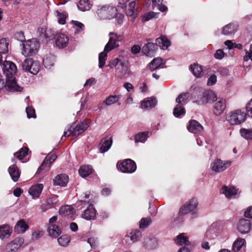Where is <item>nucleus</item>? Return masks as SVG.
I'll return each instance as SVG.
<instances>
[{"mask_svg": "<svg viewBox=\"0 0 252 252\" xmlns=\"http://www.w3.org/2000/svg\"><path fill=\"white\" fill-rule=\"evenodd\" d=\"M110 67H115V77L118 78H125L131 74L126 61L116 58L110 62Z\"/></svg>", "mask_w": 252, "mask_h": 252, "instance_id": "f257e3e1", "label": "nucleus"}, {"mask_svg": "<svg viewBox=\"0 0 252 252\" xmlns=\"http://www.w3.org/2000/svg\"><path fill=\"white\" fill-rule=\"evenodd\" d=\"M160 46L162 49H166L170 45V41L165 36H161L156 39V43L148 42L142 48L143 53L147 56H153L157 49V46Z\"/></svg>", "mask_w": 252, "mask_h": 252, "instance_id": "f03ea898", "label": "nucleus"}, {"mask_svg": "<svg viewBox=\"0 0 252 252\" xmlns=\"http://www.w3.org/2000/svg\"><path fill=\"white\" fill-rule=\"evenodd\" d=\"M109 36L110 38L109 41L105 46L104 51L101 52L99 54L98 66L99 68H102L104 65L107 58V53L111 51L114 48L117 47L119 45L118 44V36L115 33L112 32H110Z\"/></svg>", "mask_w": 252, "mask_h": 252, "instance_id": "7ed1b4c3", "label": "nucleus"}, {"mask_svg": "<svg viewBox=\"0 0 252 252\" xmlns=\"http://www.w3.org/2000/svg\"><path fill=\"white\" fill-rule=\"evenodd\" d=\"M194 93L197 95L195 101L199 105L211 103L217 100L216 94L211 90H205L203 88H196Z\"/></svg>", "mask_w": 252, "mask_h": 252, "instance_id": "20e7f679", "label": "nucleus"}, {"mask_svg": "<svg viewBox=\"0 0 252 252\" xmlns=\"http://www.w3.org/2000/svg\"><path fill=\"white\" fill-rule=\"evenodd\" d=\"M118 6L123 9L125 8V12L127 16L132 17L133 21L137 15V9L135 8V0H118Z\"/></svg>", "mask_w": 252, "mask_h": 252, "instance_id": "39448f33", "label": "nucleus"}, {"mask_svg": "<svg viewBox=\"0 0 252 252\" xmlns=\"http://www.w3.org/2000/svg\"><path fill=\"white\" fill-rule=\"evenodd\" d=\"M22 44V53L25 57L34 55L39 47V43L35 38L26 41Z\"/></svg>", "mask_w": 252, "mask_h": 252, "instance_id": "423d86ee", "label": "nucleus"}, {"mask_svg": "<svg viewBox=\"0 0 252 252\" xmlns=\"http://www.w3.org/2000/svg\"><path fill=\"white\" fill-rule=\"evenodd\" d=\"M117 12L114 6L106 5L98 8L97 10L98 16L101 19H111L116 16Z\"/></svg>", "mask_w": 252, "mask_h": 252, "instance_id": "0eeeda50", "label": "nucleus"}, {"mask_svg": "<svg viewBox=\"0 0 252 252\" xmlns=\"http://www.w3.org/2000/svg\"><path fill=\"white\" fill-rule=\"evenodd\" d=\"M246 118V114L241 110H236L229 113L226 116V120L231 125H239L244 122Z\"/></svg>", "mask_w": 252, "mask_h": 252, "instance_id": "6e6552de", "label": "nucleus"}, {"mask_svg": "<svg viewBox=\"0 0 252 252\" xmlns=\"http://www.w3.org/2000/svg\"><path fill=\"white\" fill-rule=\"evenodd\" d=\"M22 68L24 71L35 75L39 71L40 64L31 58H27L22 63Z\"/></svg>", "mask_w": 252, "mask_h": 252, "instance_id": "1a4fd4ad", "label": "nucleus"}, {"mask_svg": "<svg viewBox=\"0 0 252 252\" xmlns=\"http://www.w3.org/2000/svg\"><path fill=\"white\" fill-rule=\"evenodd\" d=\"M231 163V160H222L220 158H217L211 163L210 169L216 173H220L228 168Z\"/></svg>", "mask_w": 252, "mask_h": 252, "instance_id": "9d476101", "label": "nucleus"}, {"mask_svg": "<svg viewBox=\"0 0 252 252\" xmlns=\"http://www.w3.org/2000/svg\"><path fill=\"white\" fill-rule=\"evenodd\" d=\"M22 238L17 237L4 246L0 247V252H16L24 244Z\"/></svg>", "mask_w": 252, "mask_h": 252, "instance_id": "9b49d317", "label": "nucleus"}, {"mask_svg": "<svg viewBox=\"0 0 252 252\" xmlns=\"http://www.w3.org/2000/svg\"><path fill=\"white\" fill-rule=\"evenodd\" d=\"M39 37L43 42H48L55 37V32L50 28L42 26L38 29Z\"/></svg>", "mask_w": 252, "mask_h": 252, "instance_id": "f8f14e48", "label": "nucleus"}, {"mask_svg": "<svg viewBox=\"0 0 252 252\" xmlns=\"http://www.w3.org/2000/svg\"><path fill=\"white\" fill-rule=\"evenodd\" d=\"M118 168L122 172L132 173L136 169V165L134 161L126 159L123 162L117 163Z\"/></svg>", "mask_w": 252, "mask_h": 252, "instance_id": "ddd939ff", "label": "nucleus"}, {"mask_svg": "<svg viewBox=\"0 0 252 252\" xmlns=\"http://www.w3.org/2000/svg\"><path fill=\"white\" fill-rule=\"evenodd\" d=\"M198 200L196 198H192L189 201L187 202L184 206L180 209L179 214L184 215L189 213L193 211L197 207Z\"/></svg>", "mask_w": 252, "mask_h": 252, "instance_id": "4468645a", "label": "nucleus"}, {"mask_svg": "<svg viewBox=\"0 0 252 252\" xmlns=\"http://www.w3.org/2000/svg\"><path fill=\"white\" fill-rule=\"evenodd\" d=\"M1 66L6 77L14 75L17 71L16 65L11 61H4Z\"/></svg>", "mask_w": 252, "mask_h": 252, "instance_id": "2eb2a0df", "label": "nucleus"}, {"mask_svg": "<svg viewBox=\"0 0 252 252\" xmlns=\"http://www.w3.org/2000/svg\"><path fill=\"white\" fill-rule=\"evenodd\" d=\"M89 126V125L85 122H82L75 126H71L69 128V133L68 135H79L87 129Z\"/></svg>", "mask_w": 252, "mask_h": 252, "instance_id": "dca6fc26", "label": "nucleus"}, {"mask_svg": "<svg viewBox=\"0 0 252 252\" xmlns=\"http://www.w3.org/2000/svg\"><path fill=\"white\" fill-rule=\"evenodd\" d=\"M55 37L56 45L59 48H63L67 45L69 41V38L65 33H57Z\"/></svg>", "mask_w": 252, "mask_h": 252, "instance_id": "f3484780", "label": "nucleus"}, {"mask_svg": "<svg viewBox=\"0 0 252 252\" xmlns=\"http://www.w3.org/2000/svg\"><path fill=\"white\" fill-rule=\"evenodd\" d=\"M57 158V156L55 154H49L42 162L41 166L38 168V172H39L41 170H48L51 164Z\"/></svg>", "mask_w": 252, "mask_h": 252, "instance_id": "a211bd4d", "label": "nucleus"}, {"mask_svg": "<svg viewBox=\"0 0 252 252\" xmlns=\"http://www.w3.org/2000/svg\"><path fill=\"white\" fill-rule=\"evenodd\" d=\"M6 78L5 87L7 90L12 92H21L22 91V88L17 85L14 75L6 77Z\"/></svg>", "mask_w": 252, "mask_h": 252, "instance_id": "6ab92c4d", "label": "nucleus"}, {"mask_svg": "<svg viewBox=\"0 0 252 252\" xmlns=\"http://www.w3.org/2000/svg\"><path fill=\"white\" fill-rule=\"evenodd\" d=\"M252 223L250 220L240 219L237 224V229L242 234L248 233L251 229Z\"/></svg>", "mask_w": 252, "mask_h": 252, "instance_id": "aec40b11", "label": "nucleus"}, {"mask_svg": "<svg viewBox=\"0 0 252 252\" xmlns=\"http://www.w3.org/2000/svg\"><path fill=\"white\" fill-rule=\"evenodd\" d=\"M214 105L213 112L217 115H220L224 110L226 107L225 100L223 99H219Z\"/></svg>", "mask_w": 252, "mask_h": 252, "instance_id": "412c9836", "label": "nucleus"}, {"mask_svg": "<svg viewBox=\"0 0 252 252\" xmlns=\"http://www.w3.org/2000/svg\"><path fill=\"white\" fill-rule=\"evenodd\" d=\"M113 139L111 136H107L101 139L100 143V152L104 153L109 150L112 144Z\"/></svg>", "mask_w": 252, "mask_h": 252, "instance_id": "4be33fe9", "label": "nucleus"}, {"mask_svg": "<svg viewBox=\"0 0 252 252\" xmlns=\"http://www.w3.org/2000/svg\"><path fill=\"white\" fill-rule=\"evenodd\" d=\"M219 234V229L217 223H213L207 230L205 236L209 240L215 239Z\"/></svg>", "mask_w": 252, "mask_h": 252, "instance_id": "5701e85b", "label": "nucleus"}, {"mask_svg": "<svg viewBox=\"0 0 252 252\" xmlns=\"http://www.w3.org/2000/svg\"><path fill=\"white\" fill-rule=\"evenodd\" d=\"M96 216V210L92 204H90L84 210L83 218L87 220H94Z\"/></svg>", "mask_w": 252, "mask_h": 252, "instance_id": "b1692460", "label": "nucleus"}, {"mask_svg": "<svg viewBox=\"0 0 252 252\" xmlns=\"http://www.w3.org/2000/svg\"><path fill=\"white\" fill-rule=\"evenodd\" d=\"M187 127L189 131L194 133H199L203 129L202 126L197 121L194 120L189 121V125Z\"/></svg>", "mask_w": 252, "mask_h": 252, "instance_id": "393cba45", "label": "nucleus"}, {"mask_svg": "<svg viewBox=\"0 0 252 252\" xmlns=\"http://www.w3.org/2000/svg\"><path fill=\"white\" fill-rule=\"evenodd\" d=\"M43 188L42 184H36L32 186L29 190V193L32 196V198H38L41 194Z\"/></svg>", "mask_w": 252, "mask_h": 252, "instance_id": "a878e982", "label": "nucleus"}, {"mask_svg": "<svg viewBox=\"0 0 252 252\" xmlns=\"http://www.w3.org/2000/svg\"><path fill=\"white\" fill-rule=\"evenodd\" d=\"M68 177L65 174L57 175L53 180V184L55 186H65L68 183Z\"/></svg>", "mask_w": 252, "mask_h": 252, "instance_id": "bb28decb", "label": "nucleus"}, {"mask_svg": "<svg viewBox=\"0 0 252 252\" xmlns=\"http://www.w3.org/2000/svg\"><path fill=\"white\" fill-rule=\"evenodd\" d=\"M12 228L9 225L3 224L0 226V238L1 239L8 238L12 233Z\"/></svg>", "mask_w": 252, "mask_h": 252, "instance_id": "cd10ccee", "label": "nucleus"}, {"mask_svg": "<svg viewBox=\"0 0 252 252\" xmlns=\"http://www.w3.org/2000/svg\"><path fill=\"white\" fill-rule=\"evenodd\" d=\"M8 172L14 182H15L18 180L20 176V172L15 164H14L9 166L8 168Z\"/></svg>", "mask_w": 252, "mask_h": 252, "instance_id": "c85d7f7f", "label": "nucleus"}, {"mask_svg": "<svg viewBox=\"0 0 252 252\" xmlns=\"http://www.w3.org/2000/svg\"><path fill=\"white\" fill-rule=\"evenodd\" d=\"M74 212L73 208L70 205L62 206L59 210V213L61 215L68 218H71Z\"/></svg>", "mask_w": 252, "mask_h": 252, "instance_id": "c756f323", "label": "nucleus"}, {"mask_svg": "<svg viewBox=\"0 0 252 252\" xmlns=\"http://www.w3.org/2000/svg\"><path fill=\"white\" fill-rule=\"evenodd\" d=\"M237 27V24L230 23L223 27L222 33L226 35H232L236 32Z\"/></svg>", "mask_w": 252, "mask_h": 252, "instance_id": "7c9ffc66", "label": "nucleus"}, {"mask_svg": "<svg viewBox=\"0 0 252 252\" xmlns=\"http://www.w3.org/2000/svg\"><path fill=\"white\" fill-rule=\"evenodd\" d=\"M55 57L52 54H47L43 60V63L45 67L50 69L54 64Z\"/></svg>", "mask_w": 252, "mask_h": 252, "instance_id": "2f4dec72", "label": "nucleus"}, {"mask_svg": "<svg viewBox=\"0 0 252 252\" xmlns=\"http://www.w3.org/2000/svg\"><path fill=\"white\" fill-rule=\"evenodd\" d=\"M29 228L28 225L24 220H19L14 227L15 231L18 233H24Z\"/></svg>", "mask_w": 252, "mask_h": 252, "instance_id": "473e14b6", "label": "nucleus"}, {"mask_svg": "<svg viewBox=\"0 0 252 252\" xmlns=\"http://www.w3.org/2000/svg\"><path fill=\"white\" fill-rule=\"evenodd\" d=\"M157 104V100L155 98L150 97L143 100L141 104L142 109H151L154 107Z\"/></svg>", "mask_w": 252, "mask_h": 252, "instance_id": "72a5a7b5", "label": "nucleus"}, {"mask_svg": "<svg viewBox=\"0 0 252 252\" xmlns=\"http://www.w3.org/2000/svg\"><path fill=\"white\" fill-rule=\"evenodd\" d=\"M58 202V197L57 195H52L47 199L46 201V206L44 208V205L42 206L43 211H45L46 210L55 207V205Z\"/></svg>", "mask_w": 252, "mask_h": 252, "instance_id": "f704fd0d", "label": "nucleus"}, {"mask_svg": "<svg viewBox=\"0 0 252 252\" xmlns=\"http://www.w3.org/2000/svg\"><path fill=\"white\" fill-rule=\"evenodd\" d=\"M220 192L225 195L226 197H231L236 194L237 189L234 187L228 188L227 186H223L220 189Z\"/></svg>", "mask_w": 252, "mask_h": 252, "instance_id": "c9c22d12", "label": "nucleus"}, {"mask_svg": "<svg viewBox=\"0 0 252 252\" xmlns=\"http://www.w3.org/2000/svg\"><path fill=\"white\" fill-rule=\"evenodd\" d=\"M93 169L91 166L84 165L80 167L78 172L81 177L85 178L91 174L93 172Z\"/></svg>", "mask_w": 252, "mask_h": 252, "instance_id": "e433bc0d", "label": "nucleus"}, {"mask_svg": "<svg viewBox=\"0 0 252 252\" xmlns=\"http://www.w3.org/2000/svg\"><path fill=\"white\" fill-rule=\"evenodd\" d=\"M48 232L51 237L56 238L61 234V231L57 225L51 224L49 225Z\"/></svg>", "mask_w": 252, "mask_h": 252, "instance_id": "4c0bfd02", "label": "nucleus"}, {"mask_svg": "<svg viewBox=\"0 0 252 252\" xmlns=\"http://www.w3.org/2000/svg\"><path fill=\"white\" fill-rule=\"evenodd\" d=\"M162 59L160 58H157L153 59L149 64V69L151 71L161 67L163 64Z\"/></svg>", "mask_w": 252, "mask_h": 252, "instance_id": "58836bf2", "label": "nucleus"}, {"mask_svg": "<svg viewBox=\"0 0 252 252\" xmlns=\"http://www.w3.org/2000/svg\"><path fill=\"white\" fill-rule=\"evenodd\" d=\"M9 41L5 38L0 39V53L5 54L8 52Z\"/></svg>", "mask_w": 252, "mask_h": 252, "instance_id": "ea45409f", "label": "nucleus"}, {"mask_svg": "<svg viewBox=\"0 0 252 252\" xmlns=\"http://www.w3.org/2000/svg\"><path fill=\"white\" fill-rule=\"evenodd\" d=\"M246 243L244 239L238 238L234 242L232 246V250L234 252H237L240 250L242 246Z\"/></svg>", "mask_w": 252, "mask_h": 252, "instance_id": "a19ab883", "label": "nucleus"}, {"mask_svg": "<svg viewBox=\"0 0 252 252\" xmlns=\"http://www.w3.org/2000/svg\"><path fill=\"white\" fill-rule=\"evenodd\" d=\"M190 69L192 74L197 77H199L202 73V67L197 63H194L190 65Z\"/></svg>", "mask_w": 252, "mask_h": 252, "instance_id": "79ce46f5", "label": "nucleus"}, {"mask_svg": "<svg viewBox=\"0 0 252 252\" xmlns=\"http://www.w3.org/2000/svg\"><path fill=\"white\" fill-rule=\"evenodd\" d=\"M91 6L89 0H80L77 4L78 9L82 11L89 10Z\"/></svg>", "mask_w": 252, "mask_h": 252, "instance_id": "37998d69", "label": "nucleus"}, {"mask_svg": "<svg viewBox=\"0 0 252 252\" xmlns=\"http://www.w3.org/2000/svg\"><path fill=\"white\" fill-rule=\"evenodd\" d=\"M189 97V93H185L180 94L176 99V102L178 104L181 105L183 106V105L186 103L187 99Z\"/></svg>", "mask_w": 252, "mask_h": 252, "instance_id": "c03bdc74", "label": "nucleus"}, {"mask_svg": "<svg viewBox=\"0 0 252 252\" xmlns=\"http://www.w3.org/2000/svg\"><path fill=\"white\" fill-rule=\"evenodd\" d=\"M186 111L184 108L179 104H177L173 109V115L177 118L184 115Z\"/></svg>", "mask_w": 252, "mask_h": 252, "instance_id": "a18cd8bd", "label": "nucleus"}, {"mask_svg": "<svg viewBox=\"0 0 252 252\" xmlns=\"http://www.w3.org/2000/svg\"><path fill=\"white\" fill-rule=\"evenodd\" d=\"M29 149L27 147L22 148L18 152L14 153V156L17 158L19 160H22L24 157H25L28 154Z\"/></svg>", "mask_w": 252, "mask_h": 252, "instance_id": "49530a36", "label": "nucleus"}, {"mask_svg": "<svg viewBox=\"0 0 252 252\" xmlns=\"http://www.w3.org/2000/svg\"><path fill=\"white\" fill-rule=\"evenodd\" d=\"M148 132H143L139 133L135 136V142L144 143L147 140Z\"/></svg>", "mask_w": 252, "mask_h": 252, "instance_id": "de8ad7c7", "label": "nucleus"}, {"mask_svg": "<svg viewBox=\"0 0 252 252\" xmlns=\"http://www.w3.org/2000/svg\"><path fill=\"white\" fill-rule=\"evenodd\" d=\"M163 0H152L153 6H157L158 9L161 12H164L167 10V7L162 4Z\"/></svg>", "mask_w": 252, "mask_h": 252, "instance_id": "09e8293b", "label": "nucleus"}, {"mask_svg": "<svg viewBox=\"0 0 252 252\" xmlns=\"http://www.w3.org/2000/svg\"><path fill=\"white\" fill-rule=\"evenodd\" d=\"M119 96L118 95H109L107 98H106L103 103L106 105H111L114 104L118 101L119 100Z\"/></svg>", "mask_w": 252, "mask_h": 252, "instance_id": "8fccbe9b", "label": "nucleus"}, {"mask_svg": "<svg viewBox=\"0 0 252 252\" xmlns=\"http://www.w3.org/2000/svg\"><path fill=\"white\" fill-rule=\"evenodd\" d=\"M71 23L73 25V28L74 29L75 34H78L83 30L84 25L82 23L76 21H72Z\"/></svg>", "mask_w": 252, "mask_h": 252, "instance_id": "3c124183", "label": "nucleus"}, {"mask_svg": "<svg viewBox=\"0 0 252 252\" xmlns=\"http://www.w3.org/2000/svg\"><path fill=\"white\" fill-rule=\"evenodd\" d=\"M70 239L69 236L67 235H63L60 237L58 239V241L59 244L63 247H65L68 245L70 242Z\"/></svg>", "mask_w": 252, "mask_h": 252, "instance_id": "603ef678", "label": "nucleus"}, {"mask_svg": "<svg viewBox=\"0 0 252 252\" xmlns=\"http://www.w3.org/2000/svg\"><path fill=\"white\" fill-rule=\"evenodd\" d=\"M176 243L179 245H188L189 241L188 238L185 236L183 234H180L178 236Z\"/></svg>", "mask_w": 252, "mask_h": 252, "instance_id": "864d4df0", "label": "nucleus"}, {"mask_svg": "<svg viewBox=\"0 0 252 252\" xmlns=\"http://www.w3.org/2000/svg\"><path fill=\"white\" fill-rule=\"evenodd\" d=\"M141 233L140 230H132L130 232V233L128 236L130 237V240L133 242H135L141 237Z\"/></svg>", "mask_w": 252, "mask_h": 252, "instance_id": "5fc2aeb1", "label": "nucleus"}, {"mask_svg": "<svg viewBox=\"0 0 252 252\" xmlns=\"http://www.w3.org/2000/svg\"><path fill=\"white\" fill-rule=\"evenodd\" d=\"M240 133L242 137L247 139H252V130L247 129H240Z\"/></svg>", "mask_w": 252, "mask_h": 252, "instance_id": "6e6d98bb", "label": "nucleus"}, {"mask_svg": "<svg viewBox=\"0 0 252 252\" xmlns=\"http://www.w3.org/2000/svg\"><path fill=\"white\" fill-rule=\"evenodd\" d=\"M152 221L150 218H142L139 221V227L140 228H145L147 227Z\"/></svg>", "mask_w": 252, "mask_h": 252, "instance_id": "4d7b16f0", "label": "nucleus"}, {"mask_svg": "<svg viewBox=\"0 0 252 252\" xmlns=\"http://www.w3.org/2000/svg\"><path fill=\"white\" fill-rule=\"evenodd\" d=\"M56 13L58 18V22L61 24H64L67 17L66 13L65 12L61 13L58 11H56Z\"/></svg>", "mask_w": 252, "mask_h": 252, "instance_id": "13d9d810", "label": "nucleus"}, {"mask_svg": "<svg viewBox=\"0 0 252 252\" xmlns=\"http://www.w3.org/2000/svg\"><path fill=\"white\" fill-rule=\"evenodd\" d=\"M28 106L26 107V111L28 118H35V110L30 105V104H28Z\"/></svg>", "mask_w": 252, "mask_h": 252, "instance_id": "bf43d9fd", "label": "nucleus"}, {"mask_svg": "<svg viewBox=\"0 0 252 252\" xmlns=\"http://www.w3.org/2000/svg\"><path fill=\"white\" fill-rule=\"evenodd\" d=\"M156 13L154 12H149L142 16V21L146 22L154 18L156 15Z\"/></svg>", "mask_w": 252, "mask_h": 252, "instance_id": "052dcab7", "label": "nucleus"}, {"mask_svg": "<svg viewBox=\"0 0 252 252\" xmlns=\"http://www.w3.org/2000/svg\"><path fill=\"white\" fill-rule=\"evenodd\" d=\"M217 81V76L215 74H212L208 79L207 85L208 86L214 85L216 84Z\"/></svg>", "mask_w": 252, "mask_h": 252, "instance_id": "680f3d73", "label": "nucleus"}, {"mask_svg": "<svg viewBox=\"0 0 252 252\" xmlns=\"http://www.w3.org/2000/svg\"><path fill=\"white\" fill-rule=\"evenodd\" d=\"M224 56V53L221 49H218L214 54V57L218 60H221Z\"/></svg>", "mask_w": 252, "mask_h": 252, "instance_id": "e2e57ef3", "label": "nucleus"}, {"mask_svg": "<svg viewBox=\"0 0 252 252\" xmlns=\"http://www.w3.org/2000/svg\"><path fill=\"white\" fill-rule=\"evenodd\" d=\"M15 38L17 40L22 42L23 43H24V41H26L24 33L22 32H16L15 34Z\"/></svg>", "mask_w": 252, "mask_h": 252, "instance_id": "0e129e2a", "label": "nucleus"}, {"mask_svg": "<svg viewBox=\"0 0 252 252\" xmlns=\"http://www.w3.org/2000/svg\"><path fill=\"white\" fill-rule=\"evenodd\" d=\"M43 231L39 230H35L32 234V239L35 240L40 238L43 235Z\"/></svg>", "mask_w": 252, "mask_h": 252, "instance_id": "69168bd1", "label": "nucleus"}, {"mask_svg": "<svg viewBox=\"0 0 252 252\" xmlns=\"http://www.w3.org/2000/svg\"><path fill=\"white\" fill-rule=\"evenodd\" d=\"M246 110L248 116L252 118V99L248 103Z\"/></svg>", "mask_w": 252, "mask_h": 252, "instance_id": "338daca9", "label": "nucleus"}, {"mask_svg": "<svg viewBox=\"0 0 252 252\" xmlns=\"http://www.w3.org/2000/svg\"><path fill=\"white\" fill-rule=\"evenodd\" d=\"M244 60L246 62L249 60L252 61V44L251 45L250 51H247L246 52V55L244 57Z\"/></svg>", "mask_w": 252, "mask_h": 252, "instance_id": "774afa93", "label": "nucleus"}]
</instances>
